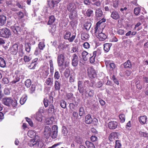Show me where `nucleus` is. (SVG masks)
Returning a JSON list of instances; mask_svg holds the SVG:
<instances>
[{"mask_svg": "<svg viewBox=\"0 0 148 148\" xmlns=\"http://www.w3.org/2000/svg\"><path fill=\"white\" fill-rule=\"evenodd\" d=\"M85 144L88 148H95L94 145L89 141H86L85 142Z\"/></svg>", "mask_w": 148, "mask_h": 148, "instance_id": "obj_33", "label": "nucleus"}, {"mask_svg": "<svg viewBox=\"0 0 148 148\" xmlns=\"http://www.w3.org/2000/svg\"><path fill=\"white\" fill-rule=\"evenodd\" d=\"M42 73H43L42 77L44 78H47L49 74V68H47L45 70L43 71Z\"/></svg>", "mask_w": 148, "mask_h": 148, "instance_id": "obj_38", "label": "nucleus"}, {"mask_svg": "<svg viewBox=\"0 0 148 148\" xmlns=\"http://www.w3.org/2000/svg\"><path fill=\"white\" fill-rule=\"evenodd\" d=\"M20 79V78L18 76V75H16V76L15 78L14 79L12 82V84H15L16 82H18L19 81Z\"/></svg>", "mask_w": 148, "mask_h": 148, "instance_id": "obj_63", "label": "nucleus"}, {"mask_svg": "<svg viewBox=\"0 0 148 148\" xmlns=\"http://www.w3.org/2000/svg\"><path fill=\"white\" fill-rule=\"evenodd\" d=\"M124 66L125 68H131L132 67V64L130 61L128 60L124 64Z\"/></svg>", "mask_w": 148, "mask_h": 148, "instance_id": "obj_35", "label": "nucleus"}, {"mask_svg": "<svg viewBox=\"0 0 148 148\" xmlns=\"http://www.w3.org/2000/svg\"><path fill=\"white\" fill-rule=\"evenodd\" d=\"M28 145L36 148H42L44 146V142L38 136H36L34 139H31L28 143Z\"/></svg>", "mask_w": 148, "mask_h": 148, "instance_id": "obj_1", "label": "nucleus"}, {"mask_svg": "<svg viewBox=\"0 0 148 148\" xmlns=\"http://www.w3.org/2000/svg\"><path fill=\"white\" fill-rule=\"evenodd\" d=\"M85 114V111L84 108L83 107H81L79 108V115L80 116H83Z\"/></svg>", "mask_w": 148, "mask_h": 148, "instance_id": "obj_44", "label": "nucleus"}, {"mask_svg": "<svg viewBox=\"0 0 148 148\" xmlns=\"http://www.w3.org/2000/svg\"><path fill=\"white\" fill-rule=\"evenodd\" d=\"M112 43H106L103 45L104 50L106 52H108L110 50L111 46H112Z\"/></svg>", "mask_w": 148, "mask_h": 148, "instance_id": "obj_26", "label": "nucleus"}, {"mask_svg": "<svg viewBox=\"0 0 148 148\" xmlns=\"http://www.w3.org/2000/svg\"><path fill=\"white\" fill-rule=\"evenodd\" d=\"M117 33L121 35H123L124 34L125 30L121 29H118L117 31Z\"/></svg>", "mask_w": 148, "mask_h": 148, "instance_id": "obj_59", "label": "nucleus"}, {"mask_svg": "<svg viewBox=\"0 0 148 148\" xmlns=\"http://www.w3.org/2000/svg\"><path fill=\"white\" fill-rule=\"evenodd\" d=\"M54 121V119L53 117H51L47 118L46 120V123L47 125H50L52 124Z\"/></svg>", "mask_w": 148, "mask_h": 148, "instance_id": "obj_36", "label": "nucleus"}, {"mask_svg": "<svg viewBox=\"0 0 148 148\" xmlns=\"http://www.w3.org/2000/svg\"><path fill=\"white\" fill-rule=\"evenodd\" d=\"M32 59V58L27 56H24L23 57V60L25 62H29Z\"/></svg>", "mask_w": 148, "mask_h": 148, "instance_id": "obj_45", "label": "nucleus"}, {"mask_svg": "<svg viewBox=\"0 0 148 148\" xmlns=\"http://www.w3.org/2000/svg\"><path fill=\"white\" fill-rule=\"evenodd\" d=\"M53 77H51L49 76V77L46 79L45 84L47 86H52L53 84Z\"/></svg>", "mask_w": 148, "mask_h": 148, "instance_id": "obj_16", "label": "nucleus"}, {"mask_svg": "<svg viewBox=\"0 0 148 148\" xmlns=\"http://www.w3.org/2000/svg\"><path fill=\"white\" fill-rule=\"evenodd\" d=\"M26 121L28 122L29 125L31 127L33 126V123L31 119L27 117L25 118Z\"/></svg>", "mask_w": 148, "mask_h": 148, "instance_id": "obj_60", "label": "nucleus"}, {"mask_svg": "<svg viewBox=\"0 0 148 148\" xmlns=\"http://www.w3.org/2000/svg\"><path fill=\"white\" fill-rule=\"evenodd\" d=\"M31 45L30 43H26L25 45V49L26 51L30 52L31 49Z\"/></svg>", "mask_w": 148, "mask_h": 148, "instance_id": "obj_29", "label": "nucleus"}, {"mask_svg": "<svg viewBox=\"0 0 148 148\" xmlns=\"http://www.w3.org/2000/svg\"><path fill=\"white\" fill-rule=\"evenodd\" d=\"M43 102L44 106L45 107H47L49 104V101L46 98H45L44 99Z\"/></svg>", "mask_w": 148, "mask_h": 148, "instance_id": "obj_58", "label": "nucleus"}, {"mask_svg": "<svg viewBox=\"0 0 148 148\" xmlns=\"http://www.w3.org/2000/svg\"><path fill=\"white\" fill-rule=\"evenodd\" d=\"M36 65V64L32 61L30 65L28 66V67L30 69H35Z\"/></svg>", "mask_w": 148, "mask_h": 148, "instance_id": "obj_52", "label": "nucleus"}, {"mask_svg": "<svg viewBox=\"0 0 148 148\" xmlns=\"http://www.w3.org/2000/svg\"><path fill=\"white\" fill-rule=\"evenodd\" d=\"M88 73L89 75L91 76L94 78L96 77V73L93 68L91 67L89 68H88Z\"/></svg>", "mask_w": 148, "mask_h": 148, "instance_id": "obj_13", "label": "nucleus"}, {"mask_svg": "<svg viewBox=\"0 0 148 148\" xmlns=\"http://www.w3.org/2000/svg\"><path fill=\"white\" fill-rule=\"evenodd\" d=\"M11 35L10 31L8 28H4L0 29V36L1 37L8 38Z\"/></svg>", "mask_w": 148, "mask_h": 148, "instance_id": "obj_4", "label": "nucleus"}, {"mask_svg": "<svg viewBox=\"0 0 148 148\" xmlns=\"http://www.w3.org/2000/svg\"><path fill=\"white\" fill-rule=\"evenodd\" d=\"M2 102L6 106H12L14 107H16L17 104L16 100H12L11 97L5 98L2 100Z\"/></svg>", "mask_w": 148, "mask_h": 148, "instance_id": "obj_3", "label": "nucleus"}, {"mask_svg": "<svg viewBox=\"0 0 148 148\" xmlns=\"http://www.w3.org/2000/svg\"><path fill=\"white\" fill-rule=\"evenodd\" d=\"M54 77L55 80H58L60 77V74L58 71H56L55 73Z\"/></svg>", "mask_w": 148, "mask_h": 148, "instance_id": "obj_50", "label": "nucleus"}, {"mask_svg": "<svg viewBox=\"0 0 148 148\" xmlns=\"http://www.w3.org/2000/svg\"><path fill=\"white\" fill-rule=\"evenodd\" d=\"M51 134V127L49 126H46L44 128V134L47 139L49 138Z\"/></svg>", "mask_w": 148, "mask_h": 148, "instance_id": "obj_5", "label": "nucleus"}, {"mask_svg": "<svg viewBox=\"0 0 148 148\" xmlns=\"http://www.w3.org/2000/svg\"><path fill=\"white\" fill-rule=\"evenodd\" d=\"M94 84V81L90 80V81L87 80H85L84 82V85L88 87H92Z\"/></svg>", "mask_w": 148, "mask_h": 148, "instance_id": "obj_18", "label": "nucleus"}, {"mask_svg": "<svg viewBox=\"0 0 148 148\" xmlns=\"http://www.w3.org/2000/svg\"><path fill=\"white\" fill-rule=\"evenodd\" d=\"M6 18V17L3 15H0V26H3L5 23Z\"/></svg>", "mask_w": 148, "mask_h": 148, "instance_id": "obj_24", "label": "nucleus"}, {"mask_svg": "<svg viewBox=\"0 0 148 148\" xmlns=\"http://www.w3.org/2000/svg\"><path fill=\"white\" fill-rule=\"evenodd\" d=\"M6 63L4 59L0 57V66L4 68L5 67Z\"/></svg>", "mask_w": 148, "mask_h": 148, "instance_id": "obj_32", "label": "nucleus"}, {"mask_svg": "<svg viewBox=\"0 0 148 148\" xmlns=\"http://www.w3.org/2000/svg\"><path fill=\"white\" fill-rule=\"evenodd\" d=\"M75 141L78 144H80L82 143V140L81 138L78 136L76 137L75 138Z\"/></svg>", "mask_w": 148, "mask_h": 148, "instance_id": "obj_57", "label": "nucleus"}, {"mask_svg": "<svg viewBox=\"0 0 148 148\" xmlns=\"http://www.w3.org/2000/svg\"><path fill=\"white\" fill-rule=\"evenodd\" d=\"M119 133L116 132H113L111 133L108 136V139L110 141H113L115 138H118Z\"/></svg>", "mask_w": 148, "mask_h": 148, "instance_id": "obj_12", "label": "nucleus"}, {"mask_svg": "<svg viewBox=\"0 0 148 148\" xmlns=\"http://www.w3.org/2000/svg\"><path fill=\"white\" fill-rule=\"evenodd\" d=\"M55 19L53 16L52 15L49 17V20L48 21L47 24L48 25H51L54 22Z\"/></svg>", "mask_w": 148, "mask_h": 148, "instance_id": "obj_28", "label": "nucleus"}, {"mask_svg": "<svg viewBox=\"0 0 148 148\" xmlns=\"http://www.w3.org/2000/svg\"><path fill=\"white\" fill-rule=\"evenodd\" d=\"M93 13V11L92 10L88 9L86 12V15L88 17L90 16Z\"/></svg>", "mask_w": 148, "mask_h": 148, "instance_id": "obj_47", "label": "nucleus"}, {"mask_svg": "<svg viewBox=\"0 0 148 148\" xmlns=\"http://www.w3.org/2000/svg\"><path fill=\"white\" fill-rule=\"evenodd\" d=\"M140 11V8L139 7L136 8L134 9V13L136 15H138Z\"/></svg>", "mask_w": 148, "mask_h": 148, "instance_id": "obj_51", "label": "nucleus"}, {"mask_svg": "<svg viewBox=\"0 0 148 148\" xmlns=\"http://www.w3.org/2000/svg\"><path fill=\"white\" fill-rule=\"evenodd\" d=\"M78 105V103L76 102H75L74 103H71L69 105V107L71 109H75V108Z\"/></svg>", "mask_w": 148, "mask_h": 148, "instance_id": "obj_37", "label": "nucleus"}, {"mask_svg": "<svg viewBox=\"0 0 148 148\" xmlns=\"http://www.w3.org/2000/svg\"><path fill=\"white\" fill-rule=\"evenodd\" d=\"M76 8L75 5L73 3H70L68 5L67 9L69 12L75 11Z\"/></svg>", "mask_w": 148, "mask_h": 148, "instance_id": "obj_17", "label": "nucleus"}, {"mask_svg": "<svg viewBox=\"0 0 148 148\" xmlns=\"http://www.w3.org/2000/svg\"><path fill=\"white\" fill-rule=\"evenodd\" d=\"M112 5L114 8H116L118 7L119 0H112Z\"/></svg>", "mask_w": 148, "mask_h": 148, "instance_id": "obj_46", "label": "nucleus"}, {"mask_svg": "<svg viewBox=\"0 0 148 148\" xmlns=\"http://www.w3.org/2000/svg\"><path fill=\"white\" fill-rule=\"evenodd\" d=\"M58 132L57 131L55 132H52V134H51L50 136L53 138H55L57 137L58 136Z\"/></svg>", "mask_w": 148, "mask_h": 148, "instance_id": "obj_56", "label": "nucleus"}, {"mask_svg": "<svg viewBox=\"0 0 148 148\" xmlns=\"http://www.w3.org/2000/svg\"><path fill=\"white\" fill-rule=\"evenodd\" d=\"M27 99V97L26 95H23L20 99V103L21 105H23L26 102Z\"/></svg>", "mask_w": 148, "mask_h": 148, "instance_id": "obj_34", "label": "nucleus"}, {"mask_svg": "<svg viewBox=\"0 0 148 148\" xmlns=\"http://www.w3.org/2000/svg\"><path fill=\"white\" fill-rule=\"evenodd\" d=\"M71 36V33L69 32H66L65 34L64 38L65 39L68 40L70 42H72L75 37V35H73L71 37H70Z\"/></svg>", "mask_w": 148, "mask_h": 148, "instance_id": "obj_9", "label": "nucleus"}, {"mask_svg": "<svg viewBox=\"0 0 148 148\" xmlns=\"http://www.w3.org/2000/svg\"><path fill=\"white\" fill-rule=\"evenodd\" d=\"M103 13L101 8H99L96 9L95 12V16L99 18L101 17L103 15Z\"/></svg>", "mask_w": 148, "mask_h": 148, "instance_id": "obj_19", "label": "nucleus"}, {"mask_svg": "<svg viewBox=\"0 0 148 148\" xmlns=\"http://www.w3.org/2000/svg\"><path fill=\"white\" fill-rule=\"evenodd\" d=\"M82 56L84 61H86L89 58L88 53L85 51H83L82 53Z\"/></svg>", "mask_w": 148, "mask_h": 148, "instance_id": "obj_21", "label": "nucleus"}, {"mask_svg": "<svg viewBox=\"0 0 148 148\" xmlns=\"http://www.w3.org/2000/svg\"><path fill=\"white\" fill-rule=\"evenodd\" d=\"M2 82L4 84H8L9 83V81L8 78L4 77L2 79Z\"/></svg>", "mask_w": 148, "mask_h": 148, "instance_id": "obj_64", "label": "nucleus"}, {"mask_svg": "<svg viewBox=\"0 0 148 148\" xmlns=\"http://www.w3.org/2000/svg\"><path fill=\"white\" fill-rule=\"evenodd\" d=\"M92 121V118L90 114H88L85 117V122L87 124H90Z\"/></svg>", "mask_w": 148, "mask_h": 148, "instance_id": "obj_22", "label": "nucleus"}, {"mask_svg": "<svg viewBox=\"0 0 148 148\" xmlns=\"http://www.w3.org/2000/svg\"><path fill=\"white\" fill-rule=\"evenodd\" d=\"M35 85H32L31 87L29 89V92L31 94H32L35 90Z\"/></svg>", "mask_w": 148, "mask_h": 148, "instance_id": "obj_54", "label": "nucleus"}, {"mask_svg": "<svg viewBox=\"0 0 148 148\" xmlns=\"http://www.w3.org/2000/svg\"><path fill=\"white\" fill-rule=\"evenodd\" d=\"M118 125L117 122L112 121L109 122L108 123V127L111 130H114L116 129Z\"/></svg>", "mask_w": 148, "mask_h": 148, "instance_id": "obj_10", "label": "nucleus"}, {"mask_svg": "<svg viewBox=\"0 0 148 148\" xmlns=\"http://www.w3.org/2000/svg\"><path fill=\"white\" fill-rule=\"evenodd\" d=\"M66 103L65 101L63 100L60 101V106L62 108H65L66 107Z\"/></svg>", "mask_w": 148, "mask_h": 148, "instance_id": "obj_43", "label": "nucleus"}, {"mask_svg": "<svg viewBox=\"0 0 148 148\" xmlns=\"http://www.w3.org/2000/svg\"><path fill=\"white\" fill-rule=\"evenodd\" d=\"M101 50L97 49L96 51H94L93 53V55L95 57H98L101 54Z\"/></svg>", "mask_w": 148, "mask_h": 148, "instance_id": "obj_31", "label": "nucleus"}, {"mask_svg": "<svg viewBox=\"0 0 148 148\" xmlns=\"http://www.w3.org/2000/svg\"><path fill=\"white\" fill-rule=\"evenodd\" d=\"M61 0H52L51 3L52 4V7L53 8L55 4H57L59 3Z\"/></svg>", "mask_w": 148, "mask_h": 148, "instance_id": "obj_55", "label": "nucleus"}, {"mask_svg": "<svg viewBox=\"0 0 148 148\" xmlns=\"http://www.w3.org/2000/svg\"><path fill=\"white\" fill-rule=\"evenodd\" d=\"M121 145L120 141L119 140H116L115 142V148H121Z\"/></svg>", "mask_w": 148, "mask_h": 148, "instance_id": "obj_49", "label": "nucleus"}, {"mask_svg": "<svg viewBox=\"0 0 148 148\" xmlns=\"http://www.w3.org/2000/svg\"><path fill=\"white\" fill-rule=\"evenodd\" d=\"M62 133L64 136L67 135L68 131L66 127L65 126H63L62 128Z\"/></svg>", "mask_w": 148, "mask_h": 148, "instance_id": "obj_39", "label": "nucleus"}, {"mask_svg": "<svg viewBox=\"0 0 148 148\" xmlns=\"http://www.w3.org/2000/svg\"><path fill=\"white\" fill-rule=\"evenodd\" d=\"M147 119V117L146 116H140L139 118V120L140 123L142 124H145Z\"/></svg>", "mask_w": 148, "mask_h": 148, "instance_id": "obj_23", "label": "nucleus"}, {"mask_svg": "<svg viewBox=\"0 0 148 148\" xmlns=\"http://www.w3.org/2000/svg\"><path fill=\"white\" fill-rule=\"evenodd\" d=\"M57 61L60 72H62L65 70L67 66V62L65 61L64 54H58Z\"/></svg>", "mask_w": 148, "mask_h": 148, "instance_id": "obj_2", "label": "nucleus"}, {"mask_svg": "<svg viewBox=\"0 0 148 148\" xmlns=\"http://www.w3.org/2000/svg\"><path fill=\"white\" fill-rule=\"evenodd\" d=\"M73 94L71 93H68L66 95V100H70L73 97Z\"/></svg>", "mask_w": 148, "mask_h": 148, "instance_id": "obj_53", "label": "nucleus"}, {"mask_svg": "<svg viewBox=\"0 0 148 148\" xmlns=\"http://www.w3.org/2000/svg\"><path fill=\"white\" fill-rule=\"evenodd\" d=\"M111 17L115 20L118 19L120 17L119 12L116 11H113L111 14Z\"/></svg>", "mask_w": 148, "mask_h": 148, "instance_id": "obj_14", "label": "nucleus"}, {"mask_svg": "<svg viewBox=\"0 0 148 148\" xmlns=\"http://www.w3.org/2000/svg\"><path fill=\"white\" fill-rule=\"evenodd\" d=\"M31 81L30 79H27L25 82V84L26 87L27 88H29L31 85Z\"/></svg>", "mask_w": 148, "mask_h": 148, "instance_id": "obj_41", "label": "nucleus"}, {"mask_svg": "<svg viewBox=\"0 0 148 148\" xmlns=\"http://www.w3.org/2000/svg\"><path fill=\"white\" fill-rule=\"evenodd\" d=\"M89 37V35L87 32H83L81 34V38L83 40H87Z\"/></svg>", "mask_w": 148, "mask_h": 148, "instance_id": "obj_25", "label": "nucleus"}, {"mask_svg": "<svg viewBox=\"0 0 148 148\" xmlns=\"http://www.w3.org/2000/svg\"><path fill=\"white\" fill-rule=\"evenodd\" d=\"M61 85V82L60 80H55L53 87L55 90H59L60 89Z\"/></svg>", "mask_w": 148, "mask_h": 148, "instance_id": "obj_11", "label": "nucleus"}, {"mask_svg": "<svg viewBox=\"0 0 148 148\" xmlns=\"http://www.w3.org/2000/svg\"><path fill=\"white\" fill-rule=\"evenodd\" d=\"M97 37L100 41H103L105 40L107 37V35L102 32L99 33Z\"/></svg>", "mask_w": 148, "mask_h": 148, "instance_id": "obj_15", "label": "nucleus"}, {"mask_svg": "<svg viewBox=\"0 0 148 148\" xmlns=\"http://www.w3.org/2000/svg\"><path fill=\"white\" fill-rule=\"evenodd\" d=\"M71 59V64L72 65L73 67L77 66L78 65L79 62L78 57L77 55L75 53L73 55Z\"/></svg>", "mask_w": 148, "mask_h": 148, "instance_id": "obj_7", "label": "nucleus"}, {"mask_svg": "<svg viewBox=\"0 0 148 148\" xmlns=\"http://www.w3.org/2000/svg\"><path fill=\"white\" fill-rule=\"evenodd\" d=\"M82 82L80 80L78 82V89L80 93H82L83 92L82 90Z\"/></svg>", "mask_w": 148, "mask_h": 148, "instance_id": "obj_30", "label": "nucleus"}, {"mask_svg": "<svg viewBox=\"0 0 148 148\" xmlns=\"http://www.w3.org/2000/svg\"><path fill=\"white\" fill-rule=\"evenodd\" d=\"M119 118L121 123H123L125 120V115L123 114H121L119 116Z\"/></svg>", "mask_w": 148, "mask_h": 148, "instance_id": "obj_48", "label": "nucleus"}, {"mask_svg": "<svg viewBox=\"0 0 148 148\" xmlns=\"http://www.w3.org/2000/svg\"><path fill=\"white\" fill-rule=\"evenodd\" d=\"M34 117L38 121H41L42 120V113L40 112H37L34 115Z\"/></svg>", "mask_w": 148, "mask_h": 148, "instance_id": "obj_20", "label": "nucleus"}, {"mask_svg": "<svg viewBox=\"0 0 148 148\" xmlns=\"http://www.w3.org/2000/svg\"><path fill=\"white\" fill-rule=\"evenodd\" d=\"M11 28L14 33L17 34L18 32H20L21 28L18 23L15 24L14 25L11 27Z\"/></svg>", "mask_w": 148, "mask_h": 148, "instance_id": "obj_8", "label": "nucleus"}, {"mask_svg": "<svg viewBox=\"0 0 148 148\" xmlns=\"http://www.w3.org/2000/svg\"><path fill=\"white\" fill-rule=\"evenodd\" d=\"M70 12H71L69 15V18L71 20L74 19L76 17L77 12L75 11Z\"/></svg>", "mask_w": 148, "mask_h": 148, "instance_id": "obj_27", "label": "nucleus"}, {"mask_svg": "<svg viewBox=\"0 0 148 148\" xmlns=\"http://www.w3.org/2000/svg\"><path fill=\"white\" fill-rule=\"evenodd\" d=\"M18 47V45L15 44L10 48L8 51L11 54L13 55H15L17 52Z\"/></svg>", "mask_w": 148, "mask_h": 148, "instance_id": "obj_6", "label": "nucleus"}, {"mask_svg": "<svg viewBox=\"0 0 148 148\" xmlns=\"http://www.w3.org/2000/svg\"><path fill=\"white\" fill-rule=\"evenodd\" d=\"M109 67L111 70H113L115 69L116 67V66L114 63L112 62L109 66Z\"/></svg>", "mask_w": 148, "mask_h": 148, "instance_id": "obj_61", "label": "nucleus"}, {"mask_svg": "<svg viewBox=\"0 0 148 148\" xmlns=\"http://www.w3.org/2000/svg\"><path fill=\"white\" fill-rule=\"evenodd\" d=\"M38 48L40 49L43 50L45 47V45L43 42H40L38 44Z\"/></svg>", "mask_w": 148, "mask_h": 148, "instance_id": "obj_62", "label": "nucleus"}, {"mask_svg": "<svg viewBox=\"0 0 148 148\" xmlns=\"http://www.w3.org/2000/svg\"><path fill=\"white\" fill-rule=\"evenodd\" d=\"M35 135V133L32 131H29L27 133L28 136L31 138H33Z\"/></svg>", "mask_w": 148, "mask_h": 148, "instance_id": "obj_42", "label": "nucleus"}, {"mask_svg": "<svg viewBox=\"0 0 148 148\" xmlns=\"http://www.w3.org/2000/svg\"><path fill=\"white\" fill-rule=\"evenodd\" d=\"M91 26V24L90 22H87L85 23L84 25L85 28L87 31L89 30Z\"/></svg>", "mask_w": 148, "mask_h": 148, "instance_id": "obj_40", "label": "nucleus"}]
</instances>
